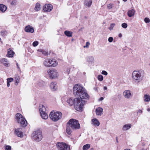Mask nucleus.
Masks as SVG:
<instances>
[{
  "label": "nucleus",
  "instance_id": "f257e3e1",
  "mask_svg": "<svg viewBox=\"0 0 150 150\" xmlns=\"http://www.w3.org/2000/svg\"><path fill=\"white\" fill-rule=\"evenodd\" d=\"M74 93L76 96H79L80 98L87 99L89 96L86 92L85 89L79 84H76L73 88Z\"/></svg>",
  "mask_w": 150,
  "mask_h": 150
},
{
  "label": "nucleus",
  "instance_id": "f03ea898",
  "mask_svg": "<svg viewBox=\"0 0 150 150\" xmlns=\"http://www.w3.org/2000/svg\"><path fill=\"white\" fill-rule=\"evenodd\" d=\"M80 124L78 121L75 119H71L69 120L67 125L66 131L69 134L72 132V130H76L79 129Z\"/></svg>",
  "mask_w": 150,
  "mask_h": 150
},
{
  "label": "nucleus",
  "instance_id": "7ed1b4c3",
  "mask_svg": "<svg viewBox=\"0 0 150 150\" xmlns=\"http://www.w3.org/2000/svg\"><path fill=\"white\" fill-rule=\"evenodd\" d=\"M132 78L136 82L141 81L143 79V76L141 72L138 71H134L132 74Z\"/></svg>",
  "mask_w": 150,
  "mask_h": 150
},
{
  "label": "nucleus",
  "instance_id": "20e7f679",
  "mask_svg": "<svg viewBox=\"0 0 150 150\" xmlns=\"http://www.w3.org/2000/svg\"><path fill=\"white\" fill-rule=\"evenodd\" d=\"M82 99L81 98H76L75 108L77 111H81L83 107L85 104V101Z\"/></svg>",
  "mask_w": 150,
  "mask_h": 150
},
{
  "label": "nucleus",
  "instance_id": "39448f33",
  "mask_svg": "<svg viewBox=\"0 0 150 150\" xmlns=\"http://www.w3.org/2000/svg\"><path fill=\"white\" fill-rule=\"evenodd\" d=\"M49 116L50 119L53 121L55 122L61 119L62 117V114L61 112L59 111L56 112L52 111L50 112Z\"/></svg>",
  "mask_w": 150,
  "mask_h": 150
},
{
  "label": "nucleus",
  "instance_id": "423d86ee",
  "mask_svg": "<svg viewBox=\"0 0 150 150\" xmlns=\"http://www.w3.org/2000/svg\"><path fill=\"white\" fill-rule=\"evenodd\" d=\"M16 119L18 123L20 124L22 126L25 127L27 125V121L21 114L17 113L16 115Z\"/></svg>",
  "mask_w": 150,
  "mask_h": 150
},
{
  "label": "nucleus",
  "instance_id": "0eeeda50",
  "mask_svg": "<svg viewBox=\"0 0 150 150\" xmlns=\"http://www.w3.org/2000/svg\"><path fill=\"white\" fill-rule=\"evenodd\" d=\"M47 73L51 79H56L59 75L57 71L55 69H49L47 71Z\"/></svg>",
  "mask_w": 150,
  "mask_h": 150
},
{
  "label": "nucleus",
  "instance_id": "6e6552de",
  "mask_svg": "<svg viewBox=\"0 0 150 150\" xmlns=\"http://www.w3.org/2000/svg\"><path fill=\"white\" fill-rule=\"evenodd\" d=\"M59 150H70V146L64 142H58L56 144Z\"/></svg>",
  "mask_w": 150,
  "mask_h": 150
},
{
  "label": "nucleus",
  "instance_id": "1a4fd4ad",
  "mask_svg": "<svg viewBox=\"0 0 150 150\" xmlns=\"http://www.w3.org/2000/svg\"><path fill=\"white\" fill-rule=\"evenodd\" d=\"M42 138V133L41 131L38 130L35 132L33 138L34 140L38 142L40 141Z\"/></svg>",
  "mask_w": 150,
  "mask_h": 150
},
{
  "label": "nucleus",
  "instance_id": "9d476101",
  "mask_svg": "<svg viewBox=\"0 0 150 150\" xmlns=\"http://www.w3.org/2000/svg\"><path fill=\"white\" fill-rule=\"evenodd\" d=\"M123 95L124 97L127 99L131 98L132 95L130 91L129 90H126L124 91L123 93Z\"/></svg>",
  "mask_w": 150,
  "mask_h": 150
},
{
  "label": "nucleus",
  "instance_id": "9b49d317",
  "mask_svg": "<svg viewBox=\"0 0 150 150\" xmlns=\"http://www.w3.org/2000/svg\"><path fill=\"white\" fill-rule=\"evenodd\" d=\"M53 8L52 5L50 4L45 5L43 7V10L46 12H50L51 11Z\"/></svg>",
  "mask_w": 150,
  "mask_h": 150
},
{
  "label": "nucleus",
  "instance_id": "f8f14e48",
  "mask_svg": "<svg viewBox=\"0 0 150 150\" xmlns=\"http://www.w3.org/2000/svg\"><path fill=\"white\" fill-rule=\"evenodd\" d=\"M51 62V59H47L44 60L43 64L44 66L47 67H50V64Z\"/></svg>",
  "mask_w": 150,
  "mask_h": 150
},
{
  "label": "nucleus",
  "instance_id": "ddd939ff",
  "mask_svg": "<svg viewBox=\"0 0 150 150\" xmlns=\"http://www.w3.org/2000/svg\"><path fill=\"white\" fill-rule=\"evenodd\" d=\"M25 30L26 32L33 33L34 32V29L33 27L30 25L26 26L25 28Z\"/></svg>",
  "mask_w": 150,
  "mask_h": 150
},
{
  "label": "nucleus",
  "instance_id": "4468645a",
  "mask_svg": "<svg viewBox=\"0 0 150 150\" xmlns=\"http://www.w3.org/2000/svg\"><path fill=\"white\" fill-rule=\"evenodd\" d=\"M103 109L101 107H98L96 109V114L97 115L101 116L103 114Z\"/></svg>",
  "mask_w": 150,
  "mask_h": 150
},
{
  "label": "nucleus",
  "instance_id": "2eb2a0df",
  "mask_svg": "<svg viewBox=\"0 0 150 150\" xmlns=\"http://www.w3.org/2000/svg\"><path fill=\"white\" fill-rule=\"evenodd\" d=\"M136 12L135 11L134 9L129 10L128 11L127 15L129 17H133Z\"/></svg>",
  "mask_w": 150,
  "mask_h": 150
},
{
  "label": "nucleus",
  "instance_id": "dca6fc26",
  "mask_svg": "<svg viewBox=\"0 0 150 150\" xmlns=\"http://www.w3.org/2000/svg\"><path fill=\"white\" fill-rule=\"evenodd\" d=\"M92 0H85L84 1V5L86 7L89 8L92 5Z\"/></svg>",
  "mask_w": 150,
  "mask_h": 150
},
{
  "label": "nucleus",
  "instance_id": "f3484780",
  "mask_svg": "<svg viewBox=\"0 0 150 150\" xmlns=\"http://www.w3.org/2000/svg\"><path fill=\"white\" fill-rule=\"evenodd\" d=\"M91 122L92 124L95 126H98L100 124L99 121L96 118L92 119Z\"/></svg>",
  "mask_w": 150,
  "mask_h": 150
},
{
  "label": "nucleus",
  "instance_id": "a211bd4d",
  "mask_svg": "<svg viewBox=\"0 0 150 150\" xmlns=\"http://www.w3.org/2000/svg\"><path fill=\"white\" fill-rule=\"evenodd\" d=\"M67 103L70 105L71 106L74 104L75 105L76 102V98H69L67 100Z\"/></svg>",
  "mask_w": 150,
  "mask_h": 150
},
{
  "label": "nucleus",
  "instance_id": "6ab92c4d",
  "mask_svg": "<svg viewBox=\"0 0 150 150\" xmlns=\"http://www.w3.org/2000/svg\"><path fill=\"white\" fill-rule=\"evenodd\" d=\"M132 127V125L131 124H127L124 125L122 127V129L124 131L128 130Z\"/></svg>",
  "mask_w": 150,
  "mask_h": 150
},
{
  "label": "nucleus",
  "instance_id": "aec40b11",
  "mask_svg": "<svg viewBox=\"0 0 150 150\" xmlns=\"http://www.w3.org/2000/svg\"><path fill=\"white\" fill-rule=\"evenodd\" d=\"M50 86L52 91H55L57 88L56 83V82H52L50 84Z\"/></svg>",
  "mask_w": 150,
  "mask_h": 150
},
{
  "label": "nucleus",
  "instance_id": "412c9836",
  "mask_svg": "<svg viewBox=\"0 0 150 150\" xmlns=\"http://www.w3.org/2000/svg\"><path fill=\"white\" fill-rule=\"evenodd\" d=\"M14 52L10 48L8 49V54L6 55L7 56L9 57H13Z\"/></svg>",
  "mask_w": 150,
  "mask_h": 150
},
{
  "label": "nucleus",
  "instance_id": "4be33fe9",
  "mask_svg": "<svg viewBox=\"0 0 150 150\" xmlns=\"http://www.w3.org/2000/svg\"><path fill=\"white\" fill-rule=\"evenodd\" d=\"M16 135L18 137H21L23 136V133L20 129H17L15 130Z\"/></svg>",
  "mask_w": 150,
  "mask_h": 150
},
{
  "label": "nucleus",
  "instance_id": "5701e85b",
  "mask_svg": "<svg viewBox=\"0 0 150 150\" xmlns=\"http://www.w3.org/2000/svg\"><path fill=\"white\" fill-rule=\"evenodd\" d=\"M39 110L40 111V113L45 112L46 111V109L45 106L43 105H41L39 106Z\"/></svg>",
  "mask_w": 150,
  "mask_h": 150
},
{
  "label": "nucleus",
  "instance_id": "b1692460",
  "mask_svg": "<svg viewBox=\"0 0 150 150\" xmlns=\"http://www.w3.org/2000/svg\"><path fill=\"white\" fill-rule=\"evenodd\" d=\"M51 62L50 64L51 67H56L58 64L57 62L54 59H51Z\"/></svg>",
  "mask_w": 150,
  "mask_h": 150
},
{
  "label": "nucleus",
  "instance_id": "393cba45",
  "mask_svg": "<svg viewBox=\"0 0 150 150\" xmlns=\"http://www.w3.org/2000/svg\"><path fill=\"white\" fill-rule=\"evenodd\" d=\"M7 9V7L3 4H0V10L3 12H4Z\"/></svg>",
  "mask_w": 150,
  "mask_h": 150
},
{
  "label": "nucleus",
  "instance_id": "a878e982",
  "mask_svg": "<svg viewBox=\"0 0 150 150\" xmlns=\"http://www.w3.org/2000/svg\"><path fill=\"white\" fill-rule=\"evenodd\" d=\"M1 62L5 66L8 67L9 64L8 63L7 60L5 58H3L1 60Z\"/></svg>",
  "mask_w": 150,
  "mask_h": 150
},
{
  "label": "nucleus",
  "instance_id": "bb28decb",
  "mask_svg": "<svg viewBox=\"0 0 150 150\" xmlns=\"http://www.w3.org/2000/svg\"><path fill=\"white\" fill-rule=\"evenodd\" d=\"M41 117L44 119H47L48 118V116L47 114L46 113H40Z\"/></svg>",
  "mask_w": 150,
  "mask_h": 150
},
{
  "label": "nucleus",
  "instance_id": "cd10ccee",
  "mask_svg": "<svg viewBox=\"0 0 150 150\" xmlns=\"http://www.w3.org/2000/svg\"><path fill=\"white\" fill-rule=\"evenodd\" d=\"M41 8L40 5L38 3H37L36 4L35 6V10L36 11H38L40 10Z\"/></svg>",
  "mask_w": 150,
  "mask_h": 150
},
{
  "label": "nucleus",
  "instance_id": "c85d7f7f",
  "mask_svg": "<svg viewBox=\"0 0 150 150\" xmlns=\"http://www.w3.org/2000/svg\"><path fill=\"white\" fill-rule=\"evenodd\" d=\"M64 34L67 36L71 37L72 36V33L69 31L66 30L64 32Z\"/></svg>",
  "mask_w": 150,
  "mask_h": 150
},
{
  "label": "nucleus",
  "instance_id": "c756f323",
  "mask_svg": "<svg viewBox=\"0 0 150 150\" xmlns=\"http://www.w3.org/2000/svg\"><path fill=\"white\" fill-rule=\"evenodd\" d=\"M90 147L89 144H87L84 145L83 147V150H88Z\"/></svg>",
  "mask_w": 150,
  "mask_h": 150
},
{
  "label": "nucleus",
  "instance_id": "7c9ffc66",
  "mask_svg": "<svg viewBox=\"0 0 150 150\" xmlns=\"http://www.w3.org/2000/svg\"><path fill=\"white\" fill-rule=\"evenodd\" d=\"M144 98L145 101H149L150 100V97L149 96L147 95H145L144 96Z\"/></svg>",
  "mask_w": 150,
  "mask_h": 150
},
{
  "label": "nucleus",
  "instance_id": "2f4dec72",
  "mask_svg": "<svg viewBox=\"0 0 150 150\" xmlns=\"http://www.w3.org/2000/svg\"><path fill=\"white\" fill-rule=\"evenodd\" d=\"M20 78L18 76H17L15 78V84L17 85L18 83L19 82Z\"/></svg>",
  "mask_w": 150,
  "mask_h": 150
},
{
  "label": "nucleus",
  "instance_id": "473e14b6",
  "mask_svg": "<svg viewBox=\"0 0 150 150\" xmlns=\"http://www.w3.org/2000/svg\"><path fill=\"white\" fill-rule=\"evenodd\" d=\"M97 79L100 81H102L103 79V76L101 75H99L98 76Z\"/></svg>",
  "mask_w": 150,
  "mask_h": 150
},
{
  "label": "nucleus",
  "instance_id": "72a5a7b5",
  "mask_svg": "<svg viewBox=\"0 0 150 150\" xmlns=\"http://www.w3.org/2000/svg\"><path fill=\"white\" fill-rule=\"evenodd\" d=\"M115 25V23H111L110 25V27L109 28V29L110 30H111L113 29V28L114 26Z\"/></svg>",
  "mask_w": 150,
  "mask_h": 150
},
{
  "label": "nucleus",
  "instance_id": "f704fd0d",
  "mask_svg": "<svg viewBox=\"0 0 150 150\" xmlns=\"http://www.w3.org/2000/svg\"><path fill=\"white\" fill-rule=\"evenodd\" d=\"M5 149V150H11V146L9 145L6 146Z\"/></svg>",
  "mask_w": 150,
  "mask_h": 150
},
{
  "label": "nucleus",
  "instance_id": "c9c22d12",
  "mask_svg": "<svg viewBox=\"0 0 150 150\" xmlns=\"http://www.w3.org/2000/svg\"><path fill=\"white\" fill-rule=\"evenodd\" d=\"M39 42L38 41H35L33 43V45L34 47H36L38 44Z\"/></svg>",
  "mask_w": 150,
  "mask_h": 150
},
{
  "label": "nucleus",
  "instance_id": "e433bc0d",
  "mask_svg": "<svg viewBox=\"0 0 150 150\" xmlns=\"http://www.w3.org/2000/svg\"><path fill=\"white\" fill-rule=\"evenodd\" d=\"M122 28H125L127 27V25L126 23H124L122 24Z\"/></svg>",
  "mask_w": 150,
  "mask_h": 150
},
{
  "label": "nucleus",
  "instance_id": "4c0bfd02",
  "mask_svg": "<svg viewBox=\"0 0 150 150\" xmlns=\"http://www.w3.org/2000/svg\"><path fill=\"white\" fill-rule=\"evenodd\" d=\"M144 21L145 23H149L150 21L149 19L148 18H145L144 19Z\"/></svg>",
  "mask_w": 150,
  "mask_h": 150
},
{
  "label": "nucleus",
  "instance_id": "58836bf2",
  "mask_svg": "<svg viewBox=\"0 0 150 150\" xmlns=\"http://www.w3.org/2000/svg\"><path fill=\"white\" fill-rule=\"evenodd\" d=\"M113 6V4H109L107 5V8L108 9L112 8Z\"/></svg>",
  "mask_w": 150,
  "mask_h": 150
},
{
  "label": "nucleus",
  "instance_id": "ea45409f",
  "mask_svg": "<svg viewBox=\"0 0 150 150\" xmlns=\"http://www.w3.org/2000/svg\"><path fill=\"white\" fill-rule=\"evenodd\" d=\"M13 80V79L12 78H8L7 79V81L9 83L12 82Z\"/></svg>",
  "mask_w": 150,
  "mask_h": 150
},
{
  "label": "nucleus",
  "instance_id": "a19ab883",
  "mask_svg": "<svg viewBox=\"0 0 150 150\" xmlns=\"http://www.w3.org/2000/svg\"><path fill=\"white\" fill-rule=\"evenodd\" d=\"M101 74L103 75H104L105 76H106L108 75V73L107 72L105 71H104V70H103L102 71V72H101Z\"/></svg>",
  "mask_w": 150,
  "mask_h": 150
},
{
  "label": "nucleus",
  "instance_id": "79ce46f5",
  "mask_svg": "<svg viewBox=\"0 0 150 150\" xmlns=\"http://www.w3.org/2000/svg\"><path fill=\"white\" fill-rule=\"evenodd\" d=\"M17 1L16 0L12 1L11 3V4L12 5H15L16 4Z\"/></svg>",
  "mask_w": 150,
  "mask_h": 150
},
{
  "label": "nucleus",
  "instance_id": "37998d69",
  "mask_svg": "<svg viewBox=\"0 0 150 150\" xmlns=\"http://www.w3.org/2000/svg\"><path fill=\"white\" fill-rule=\"evenodd\" d=\"M90 45V43L89 42H87L86 43V45L84 46V47L88 48Z\"/></svg>",
  "mask_w": 150,
  "mask_h": 150
},
{
  "label": "nucleus",
  "instance_id": "c03bdc74",
  "mask_svg": "<svg viewBox=\"0 0 150 150\" xmlns=\"http://www.w3.org/2000/svg\"><path fill=\"white\" fill-rule=\"evenodd\" d=\"M113 40V38L112 37H110L108 39V41L110 42H112Z\"/></svg>",
  "mask_w": 150,
  "mask_h": 150
},
{
  "label": "nucleus",
  "instance_id": "a18cd8bd",
  "mask_svg": "<svg viewBox=\"0 0 150 150\" xmlns=\"http://www.w3.org/2000/svg\"><path fill=\"white\" fill-rule=\"evenodd\" d=\"M42 53L45 55H48V52L45 51H42Z\"/></svg>",
  "mask_w": 150,
  "mask_h": 150
},
{
  "label": "nucleus",
  "instance_id": "49530a36",
  "mask_svg": "<svg viewBox=\"0 0 150 150\" xmlns=\"http://www.w3.org/2000/svg\"><path fill=\"white\" fill-rule=\"evenodd\" d=\"M137 113H142V111L141 110L139 109L138 110L137 112Z\"/></svg>",
  "mask_w": 150,
  "mask_h": 150
},
{
  "label": "nucleus",
  "instance_id": "de8ad7c7",
  "mask_svg": "<svg viewBox=\"0 0 150 150\" xmlns=\"http://www.w3.org/2000/svg\"><path fill=\"white\" fill-rule=\"evenodd\" d=\"M16 65H17V68L19 70H21L20 67L18 66V64L17 63H16Z\"/></svg>",
  "mask_w": 150,
  "mask_h": 150
},
{
  "label": "nucleus",
  "instance_id": "09e8293b",
  "mask_svg": "<svg viewBox=\"0 0 150 150\" xmlns=\"http://www.w3.org/2000/svg\"><path fill=\"white\" fill-rule=\"evenodd\" d=\"M7 86L8 87H9L10 86V83L7 81Z\"/></svg>",
  "mask_w": 150,
  "mask_h": 150
},
{
  "label": "nucleus",
  "instance_id": "8fccbe9b",
  "mask_svg": "<svg viewBox=\"0 0 150 150\" xmlns=\"http://www.w3.org/2000/svg\"><path fill=\"white\" fill-rule=\"evenodd\" d=\"M104 90H106L107 89V87L106 86H104L103 88Z\"/></svg>",
  "mask_w": 150,
  "mask_h": 150
},
{
  "label": "nucleus",
  "instance_id": "3c124183",
  "mask_svg": "<svg viewBox=\"0 0 150 150\" xmlns=\"http://www.w3.org/2000/svg\"><path fill=\"white\" fill-rule=\"evenodd\" d=\"M118 36H119V37L121 38V37H122V34H121V33H120V34H119Z\"/></svg>",
  "mask_w": 150,
  "mask_h": 150
},
{
  "label": "nucleus",
  "instance_id": "603ef678",
  "mask_svg": "<svg viewBox=\"0 0 150 150\" xmlns=\"http://www.w3.org/2000/svg\"><path fill=\"white\" fill-rule=\"evenodd\" d=\"M103 98L102 97H101L100 99V100H103Z\"/></svg>",
  "mask_w": 150,
  "mask_h": 150
},
{
  "label": "nucleus",
  "instance_id": "864d4df0",
  "mask_svg": "<svg viewBox=\"0 0 150 150\" xmlns=\"http://www.w3.org/2000/svg\"><path fill=\"white\" fill-rule=\"evenodd\" d=\"M69 71H70V70L68 69L67 70V72L68 74H69Z\"/></svg>",
  "mask_w": 150,
  "mask_h": 150
},
{
  "label": "nucleus",
  "instance_id": "5fc2aeb1",
  "mask_svg": "<svg viewBox=\"0 0 150 150\" xmlns=\"http://www.w3.org/2000/svg\"><path fill=\"white\" fill-rule=\"evenodd\" d=\"M94 90H95L96 91H97V89L96 87H94Z\"/></svg>",
  "mask_w": 150,
  "mask_h": 150
},
{
  "label": "nucleus",
  "instance_id": "6e6d98bb",
  "mask_svg": "<svg viewBox=\"0 0 150 150\" xmlns=\"http://www.w3.org/2000/svg\"><path fill=\"white\" fill-rule=\"evenodd\" d=\"M147 110L148 112H149L150 111V108H148L147 109Z\"/></svg>",
  "mask_w": 150,
  "mask_h": 150
},
{
  "label": "nucleus",
  "instance_id": "4d7b16f0",
  "mask_svg": "<svg viewBox=\"0 0 150 150\" xmlns=\"http://www.w3.org/2000/svg\"><path fill=\"white\" fill-rule=\"evenodd\" d=\"M94 150V149H93V148H92L91 149V150Z\"/></svg>",
  "mask_w": 150,
  "mask_h": 150
},
{
  "label": "nucleus",
  "instance_id": "13d9d810",
  "mask_svg": "<svg viewBox=\"0 0 150 150\" xmlns=\"http://www.w3.org/2000/svg\"><path fill=\"white\" fill-rule=\"evenodd\" d=\"M124 150H131L129 149H124Z\"/></svg>",
  "mask_w": 150,
  "mask_h": 150
},
{
  "label": "nucleus",
  "instance_id": "bf43d9fd",
  "mask_svg": "<svg viewBox=\"0 0 150 150\" xmlns=\"http://www.w3.org/2000/svg\"><path fill=\"white\" fill-rule=\"evenodd\" d=\"M116 141H117V142H118V140H117V138H116Z\"/></svg>",
  "mask_w": 150,
  "mask_h": 150
},
{
  "label": "nucleus",
  "instance_id": "052dcab7",
  "mask_svg": "<svg viewBox=\"0 0 150 150\" xmlns=\"http://www.w3.org/2000/svg\"><path fill=\"white\" fill-rule=\"evenodd\" d=\"M122 0L123 1H125V2L126 1H127V0Z\"/></svg>",
  "mask_w": 150,
  "mask_h": 150
},
{
  "label": "nucleus",
  "instance_id": "680f3d73",
  "mask_svg": "<svg viewBox=\"0 0 150 150\" xmlns=\"http://www.w3.org/2000/svg\"><path fill=\"white\" fill-rule=\"evenodd\" d=\"M91 58H92V59H93V58L92 57H91Z\"/></svg>",
  "mask_w": 150,
  "mask_h": 150
},
{
  "label": "nucleus",
  "instance_id": "e2e57ef3",
  "mask_svg": "<svg viewBox=\"0 0 150 150\" xmlns=\"http://www.w3.org/2000/svg\"><path fill=\"white\" fill-rule=\"evenodd\" d=\"M150 66V64H149Z\"/></svg>",
  "mask_w": 150,
  "mask_h": 150
}]
</instances>
